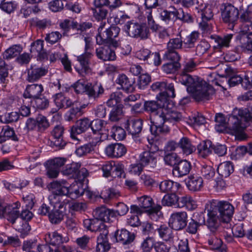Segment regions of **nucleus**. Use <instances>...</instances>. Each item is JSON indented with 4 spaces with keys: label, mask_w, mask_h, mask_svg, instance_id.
<instances>
[{
    "label": "nucleus",
    "mask_w": 252,
    "mask_h": 252,
    "mask_svg": "<svg viewBox=\"0 0 252 252\" xmlns=\"http://www.w3.org/2000/svg\"><path fill=\"white\" fill-rule=\"evenodd\" d=\"M206 211L208 216L206 225L212 234L216 235L220 229V222H228L233 215L234 208L227 201H220L214 205L210 203L206 204Z\"/></svg>",
    "instance_id": "f257e3e1"
},
{
    "label": "nucleus",
    "mask_w": 252,
    "mask_h": 252,
    "mask_svg": "<svg viewBox=\"0 0 252 252\" xmlns=\"http://www.w3.org/2000/svg\"><path fill=\"white\" fill-rule=\"evenodd\" d=\"M181 118L180 112L164 107L163 109L159 110L158 115L154 117V125L150 126L151 133L155 136L168 133L170 131L168 124L177 122Z\"/></svg>",
    "instance_id": "f03ea898"
},
{
    "label": "nucleus",
    "mask_w": 252,
    "mask_h": 252,
    "mask_svg": "<svg viewBox=\"0 0 252 252\" xmlns=\"http://www.w3.org/2000/svg\"><path fill=\"white\" fill-rule=\"evenodd\" d=\"M184 85L187 86L188 93L197 101L209 100L215 93L211 85L198 77Z\"/></svg>",
    "instance_id": "7ed1b4c3"
},
{
    "label": "nucleus",
    "mask_w": 252,
    "mask_h": 252,
    "mask_svg": "<svg viewBox=\"0 0 252 252\" xmlns=\"http://www.w3.org/2000/svg\"><path fill=\"white\" fill-rule=\"evenodd\" d=\"M250 122H252V107L250 111L235 108L229 119V124L237 133H242Z\"/></svg>",
    "instance_id": "20e7f679"
},
{
    "label": "nucleus",
    "mask_w": 252,
    "mask_h": 252,
    "mask_svg": "<svg viewBox=\"0 0 252 252\" xmlns=\"http://www.w3.org/2000/svg\"><path fill=\"white\" fill-rule=\"evenodd\" d=\"M91 124L92 133L86 138L93 146H96L98 143L108 138L109 128L107 122L100 119L94 120Z\"/></svg>",
    "instance_id": "39448f33"
},
{
    "label": "nucleus",
    "mask_w": 252,
    "mask_h": 252,
    "mask_svg": "<svg viewBox=\"0 0 252 252\" xmlns=\"http://www.w3.org/2000/svg\"><path fill=\"white\" fill-rule=\"evenodd\" d=\"M49 204L53 206V210L49 213V220L52 224H59L63 219L66 210V203L61 201L59 197L54 195L48 196Z\"/></svg>",
    "instance_id": "423d86ee"
},
{
    "label": "nucleus",
    "mask_w": 252,
    "mask_h": 252,
    "mask_svg": "<svg viewBox=\"0 0 252 252\" xmlns=\"http://www.w3.org/2000/svg\"><path fill=\"white\" fill-rule=\"evenodd\" d=\"M85 52L84 54L77 57V61L79 64H76L75 68L76 71L81 76H84L91 72V69L89 66V60L92 56L90 51L91 48V41L89 37H85Z\"/></svg>",
    "instance_id": "0eeeda50"
},
{
    "label": "nucleus",
    "mask_w": 252,
    "mask_h": 252,
    "mask_svg": "<svg viewBox=\"0 0 252 252\" xmlns=\"http://www.w3.org/2000/svg\"><path fill=\"white\" fill-rule=\"evenodd\" d=\"M45 239L49 244L39 245L37 250L39 252H58L59 246L63 243V237L57 231L48 233Z\"/></svg>",
    "instance_id": "6e6552de"
},
{
    "label": "nucleus",
    "mask_w": 252,
    "mask_h": 252,
    "mask_svg": "<svg viewBox=\"0 0 252 252\" xmlns=\"http://www.w3.org/2000/svg\"><path fill=\"white\" fill-rule=\"evenodd\" d=\"M171 10H163L160 13V17L162 21L167 24H171L177 19L180 20L185 22L192 21V18L190 14L184 12L182 9H177L174 7H171Z\"/></svg>",
    "instance_id": "1a4fd4ad"
},
{
    "label": "nucleus",
    "mask_w": 252,
    "mask_h": 252,
    "mask_svg": "<svg viewBox=\"0 0 252 252\" xmlns=\"http://www.w3.org/2000/svg\"><path fill=\"white\" fill-rule=\"evenodd\" d=\"M124 30L129 36L134 38L146 39L149 34V28L144 23L128 21L124 26Z\"/></svg>",
    "instance_id": "9d476101"
},
{
    "label": "nucleus",
    "mask_w": 252,
    "mask_h": 252,
    "mask_svg": "<svg viewBox=\"0 0 252 252\" xmlns=\"http://www.w3.org/2000/svg\"><path fill=\"white\" fill-rule=\"evenodd\" d=\"M120 29L117 26H110L103 31L101 36H96V42L99 44L107 43L114 47H117L120 45L119 40L115 38L118 36Z\"/></svg>",
    "instance_id": "9b49d317"
},
{
    "label": "nucleus",
    "mask_w": 252,
    "mask_h": 252,
    "mask_svg": "<svg viewBox=\"0 0 252 252\" xmlns=\"http://www.w3.org/2000/svg\"><path fill=\"white\" fill-rule=\"evenodd\" d=\"M221 9V18L223 21L228 24L229 28L232 30L239 18L238 9L230 3L223 4Z\"/></svg>",
    "instance_id": "f8f14e48"
},
{
    "label": "nucleus",
    "mask_w": 252,
    "mask_h": 252,
    "mask_svg": "<svg viewBox=\"0 0 252 252\" xmlns=\"http://www.w3.org/2000/svg\"><path fill=\"white\" fill-rule=\"evenodd\" d=\"M158 150L157 146L151 144L149 151H144L139 155L141 164L144 166H148L149 170L154 169L157 162L156 152Z\"/></svg>",
    "instance_id": "ddd939ff"
},
{
    "label": "nucleus",
    "mask_w": 252,
    "mask_h": 252,
    "mask_svg": "<svg viewBox=\"0 0 252 252\" xmlns=\"http://www.w3.org/2000/svg\"><path fill=\"white\" fill-rule=\"evenodd\" d=\"M197 63L192 60L185 62L183 64L181 69L179 80L183 85L193 81L194 79H197V76H192L189 74L196 69Z\"/></svg>",
    "instance_id": "4468645a"
},
{
    "label": "nucleus",
    "mask_w": 252,
    "mask_h": 252,
    "mask_svg": "<svg viewBox=\"0 0 252 252\" xmlns=\"http://www.w3.org/2000/svg\"><path fill=\"white\" fill-rule=\"evenodd\" d=\"M139 205L143 209H148L146 211L148 212L150 217L152 220H157L158 219V213L161 208L160 205L153 206L154 202L153 199L149 196L143 195L138 198Z\"/></svg>",
    "instance_id": "2eb2a0df"
},
{
    "label": "nucleus",
    "mask_w": 252,
    "mask_h": 252,
    "mask_svg": "<svg viewBox=\"0 0 252 252\" xmlns=\"http://www.w3.org/2000/svg\"><path fill=\"white\" fill-rule=\"evenodd\" d=\"M199 12L201 17V21L199 23L200 28L203 31L209 30L213 20V7L210 5H205L203 8L200 9Z\"/></svg>",
    "instance_id": "dca6fc26"
},
{
    "label": "nucleus",
    "mask_w": 252,
    "mask_h": 252,
    "mask_svg": "<svg viewBox=\"0 0 252 252\" xmlns=\"http://www.w3.org/2000/svg\"><path fill=\"white\" fill-rule=\"evenodd\" d=\"M18 209V204H16V206H13L4 203H0V218H5L13 224L19 217Z\"/></svg>",
    "instance_id": "f3484780"
},
{
    "label": "nucleus",
    "mask_w": 252,
    "mask_h": 252,
    "mask_svg": "<svg viewBox=\"0 0 252 252\" xmlns=\"http://www.w3.org/2000/svg\"><path fill=\"white\" fill-rule=\"evenodd\" d=\"M187 218L188 215L185 212L174 213L170 216L169 224L172 229L181 230L187 225Z\"/></svg>",
    "instance_id": "a211bd4d"
},
{
    "label": "nucleus",
    "mask_w": 252,
    "mask_h": 252,
    "mask_svg": "<svg viewBox=\"0 0 252 252\" xmlns=\"http://www.w3.org/2000/svg\"><path fill=\"white\" fill-rule=\"evenodd\" d=\"M52 193L50 195H54L59 197L61 201H64L63 195H67L69 192V187L65 180L56 181L50 184Z\"/></svg>",
    "instance_id": "6ab92c4d"
},
{
    "label": "nucleus",
    "mask_w": 252,
    "mask_h": 252,
    "mask_svg": "<svg viewBox=\"0 0 252 252\" xmlns=\"http://www.w3.org/2000/svg\"><path fill=\"white\" fill-rule=\"evenodd\" d=\"M240 21L244 24L242 27V32H247L250 28H252V5H249L247 8L243 10L240 15Z\"/></svg>",
    "instance_id": "aec40b11"
},
{
    "label": "nucleus",
    "mask_w": 252,
    "mask_h": 252,
    "mask_svg": "<svg viewBox=\"0 0 252 252\" xmlns=\"http://www.w3.org/2000/svg\"><path fill=\"white\" fill-rule=\"evenodd\" d=\"M91 121L88 118H83L78 120L75 126H73L70 130V136L72 139H77L76 136L85 132L91 127Z\"/></svg>",
    "instance_id": "412c9836"
},
{
    "label": "nucleus",
    "mask_w": 252,
    "mask_h": 252,
    "mask_svg": "<svg viewBox=\"0 0 252 252\" xmlns=\"http://www.w3.org/2000/svg\"><path fill=\"white\" fill-rule=\"evenodd\" d=\"M143 126V121L140 119H128L125 124V128L133 136L138 137Z\"/></svg>",
    "instance_id": "4be33fe9"
},
{
    "label": "nucleus",
    "mask_w": 252,
    "mask_h": 252,
    "mask_svg": "<svg viewBox=\"0 0 252 252\" xmlns=\"http://www.w3.org/2000/svg\"><path fill=\"white\" fill-rule=\"evenodd\" d=\"M94 217L101 221L110 222L111 218L116 216V213L113 210L107 209L105 207L96 208L93 212Z\"/></svg>",
    "instance_id": "5701e85b"
},
{
    "label": "nucleus",
    "mask_w": 252,
    "mask_h": 252,
    "mask_svg": "<svg viewBox=\"0 0 252 252\" xmlns=\"http://www.w3.org/2000/svg\"><path fill=\"white\" fill-rule=\"evenodd\" d=\"M27 80L29 82H34L44 76L48 72L45 67H40L35 64L32 65L28 69Z\"/></svg>",
    "instance_id": "b1692460"
},
{
    "label": "nucleus",
    "mask_w": 252,
    "mask_h": 252,
    "mask_svg": "<svg viewBox=\"0 0 252 252\" xmlns=\"http://www.w3.org/2000/svg\"><path fill=\"white\" fill-rule=\"evenodd\" d=\"M126 151L124 145L120 143L109 145L105 150L106 155L111 158L121 157L126 154Z\"/></svg>",
    "instance_id": "393cba45"
},
{
    "label": "nucleus",
    "mask_w": 252,
    "mask_h": 252,
    "mask_svg": "<svg viewBox=\"0 0 252 252\" xmlns=\"http://www.w3.org/2000/svg\"><path fill=\"white\" fill-rule=\"evenodd\" d=\"M159 102L160 103L154 100H151L145 101L144 103L145 110L151 113V120L153 125H154V117L158 115L159 110L163 109L165 107V103Z\"/></svg>",
    "instance_id": "a878e982"
},
{
    "label": "nucleus",
    "mask_w": 252,
    "mask_h": 252,
    "mask_svg": "<svg viewBox=\"0 0 252 252\" xmlns=\"http://www.w3.org/2000/svg\"><path fill=\"white\" fill-rule=\"evenodd\" d=\"M116 83L121 86V88L127 93H132L135 90V80L133 78H129L125 74L119 75Z\"/></svg>",
    "instance_id": "bb28decb"
},
{
    "label": "nucleus",
    "mask_w": 252,
    "mask_h": 252,
    "mask_svg": "<svg viewBox=\"0 0 252 252\" xmlns=\"http://www.w3.org/2000/svg\"><path fill=\"white\" fill-rule=\"evenodd\" d=\"M191 168L189 162L187 160H182L179 161L174 167L173 175L177 177H182L188 175Z\"/></svg>",
    "instance_id": "cd10ccee"
},
{
    "label": "nucleus",
    "mask_w": 252,
    "mask_h": 252,
    "mask_svg": "<svg viewBox=\"0 0 252 252\" xmlns=\"http://www.w3.org/2000/svg\"><path fill=\"white\" fill-rule=\"evenodd\" d=\"M43 91V88L41 84H33L28 85L23 94L25 98H32L33 99L40 96Z\"/></svg>",
    "instance_id": "c85d7f7f"
},
{
    "label": "nucleus",
    "mask_w": 252,
    "mask_h": 252,
    "mask_svg": "<svg viewBox=\"0 0 252 252\" xmlns=\"http://www.w3.org/2000/svg\"><path fill=\"white\" fill-rule=\"evenodd\" d=\"M63 133L64 128L61 125L55 126L52 132V134L54 137L53 144L59 149L63 148L66 145L65 142L63 140Z\"/></svg>",
    "instance_id": "c756f323"
},
{
    "label": "nucleus",
    "mask_w": 252,
    "mask_h": 252,
    "mask_svg": "<svg viewBox=\"0 0 252 252\" xmlns=\"http://www.w3.org/2000/svg\"><path fill=\"white\" fill-rule=\"evenodd\" d=\"M97 57L104 61H114L116 59L115 53L108 46H104L96 50Z\"/></svg>",
    "instance_id": "7c9ffc66"
},
{
    "label": "nucleus",
    "mask_w": 252,
    "mask_h": 252,
    "mask_svg": "<svg viewBox=\"0 0 252 252\" xmlns=\"http://www.w3.org/2000/svg\"><path fill=\"white\" fill-rule=\"evenodd\" d=\"M115 237L117 242H120L123 245H127L133 241L135 235L126 229H123L117 231Z\"/></svg>",
    "instance_id": "2f4dec72"
},
{
    "label": "nucleus",
    "mask_w": 252,
    "mask_h": 252,
    "mask_svg": "<svg viewBox=\"0 0 252 252\" xmlns=\"http://www.w3.org/2000/svg\"><path fill=\"white\" fill-rule=\"evenodd\" d=\"M54 101L57 107L67 108L74 105V103L69 97L65 96L62 93H58L53 96Z\"/></svg>",
    "instance_id": "473e14b6"
},
{
    "label": "nucleus",
    "mask_w": 252,
    "mask_h": 252,
    "mask_svg": "<svg viewBox=\"0 0 252 252\" xmlns=\"http://www.w3.org/2000/svg\"><path fill=\"white\" fill-rule=\"evenodd\" d=\"M104 90L100 84H95L93 85L88 83L86 94L89 98L95 100L99 97L100 95L103 93Z\"/></svg>",
    "instance_id": "72a5a7b5"
},
{
    "label": "nucleus",
    "mask_w": 252,
    "mask_h": 252,
    "mask_svg": "<svg viewBox=\"0 0 252 252\" xmlns=\"http://www.w3.org/2000/svg\"><path fill=\"white\" fill-rule=\"evenodd\" d=\"M202 178L198 176H189L187 183V186L189 190L192 191L200 190L203 187Z\"/></svg>",
    "instance_id": "f704fd0d"
},
{
    "label": "nucleus",
    "mask_w": 252,
    "mask_h": 252,
    "mask_svg": "<svg viewBox=\"0 0 252 252\" xmlns=\"http://www.w3.org/2000/svg\"><path fill=\"white\" fill-rule=\"evenodd\" d=\"M175 96V88L174 85L172 83L167 84L166 88L162 92L159 93L157 95L158 101L163 103H166L169 97L173 98Z\"/></svg>",
    "instance_id": "c9c22d12"
},
{
    "label": "nucleus",
    "mask_w": 252,
    "mask_h": 252,
    "mask_svg": "<svg viewBox=\"0 0 252 252\" xmlns=\"http://www.w3.org/2000/svg\"><path fill=\"white\" fill-rule=\"evenodd\" d=\"M220 231V230H219ZM219 232L216 234L214 235L215 237H213L208 240V244L210 246V248L213 250L217 251L219 252H226V247L225 245L223 244L222 241L221 239L218 238L217 235ZM210 235H213V234L210 231Z\"/></svg>",
    "instance_id": "e433bc0d"
},
{
    "label": "nucleus",
    "mask_w": 252,
    "mask_h": 252,
    "mask_svg": "<svg viewBox=\"0 0 252 252\" xmlns=\"http://www.w3.org/2000/svg\"><path fill=\"white\" fill-rule=\"evenodd\" d=\"M159 187L162 192H175L181 187V185L171 180H164L160 183Z\"/></svg>",
    "instance_id": "4c0bfd02"
},
{
    "label": "nucleus",
    "mask_w": 252,
    "mask_h": 252,
    "mask_svg": "<svg viewBox=\"0 0 252 252\" xmlns=\"http://www.w3.org/2000/svg\"><path fill=\"white\" fill-rule=\"evenodd\" d=\"M233 36V34H227L222 36H217L215 38L216 45H214V48L222 49L223 48L228 47Z\"/></svg>",
    "instance_id": "58836bf2"
},
{
    "label": "nucleus",
    "mask_w": 252,
    "mask_h": 252,
    "mask_svg": "<svg viewBox=\"0 0 252 252\" xmlns=\"http://www.w3.org/2000/svg\"><path fill=\"white\" fill-rule=\"evenodd\" d=\"M178 206L180 208L186 207L189 210L195 209L197 207L196 202L188 195L179 197Z\"/></svg>",
    "instance_id": "ea45409f"
},
{
    "label": "nucleus",
    "mask_w": 252,
    "mask_h": 252,
    "mask_svg": "<svg viewBox=\"0 0 252 252\" xmlns=\"http://www.w3.org/2000/svg\"><path fill=\"white\" fill-rule=\"evenodd\" d=\"M179 147L181 148L183 153L186 155H189L195 151V147L193 146L190 140L187 137L182 138L179 142Z\"/></svg>",
    "instance_id": "a19ab883"
},
{
    "label": "nucleus",
    "mask_w": 252,
    "mask_h": 252,
    "mask_svg": "<svg viewBox=\"0 0 252 252\" xmlns=\"http://www.w3.org/2000/svg\"><path fill=\"white\" fill-rule=\"evenodd\" d=\"M81 164L79 162H72L65 166V168L63 170V175L68 176L70 178L75 179L77 177L78 173L77 171L80 169Z\"/></svg>",
    "instance_id": "79ce46f5"
},
{
    "label": "nucleus",
    "mask_w": 252,
    "mask_h": 252,
    "mask_svg": "<svg viewBox=\"0 0 252 252\" xmlns=\"http://www.w3.org/2000/svg\"><path fill=\"white\" fill-rule=\"evenodd\" d=\"M233 172V166L230 161L221 163L218 167V172L222 177H228Z\"/></svg>",
    "instance_id": "37998d69"
},
{
    "label": "nucleus",
    "mask_w": 252,
    "mask_h": 252,
    "mask_svg": "<svg viewBox=\"0 0 252 252\" xmlns=\"http://www.w3.org/2000/svg\"><path fill=\"white\" fill-rule=\"evenodd\" d=\"M197 149L200 156L205 158L211 153L213 150L212 142L210 140H206L200 143Z\"/></svg>",
    "instance_id": "c03bdc74"
},
{
    "label": "nucleus",
    "mask_w": 252,
    "mask_h": 252,
    "mask_svg": "<svg viewBox=\"0 0 252 252\" xmlns=\"http://www.w3.org/2000/svg\"><path fill=\"white\" fill-rule=\"evenodd\" d=\"M172 228L170 226L161 225L157 229L159 236L165 241H168L173 237Z\"/></svg>",
    "instance_id": "a18cd8bd"
},
{
    "label": "nucleus",
    "mask_w": 252,
    "mask_h": 252,
    "mask_svg": "<svg viewBox=\"0 0 252 252\" xmlns=\"http://www.w3.org/2000/svg\"><path fill=\"white\" fill-rule=\"evenodd\" d=\"M31 104L33 107L36 108V109L43 110L48 107L49 102L45 97H40V96H38L37 97L32 99L31 101Z\"/></svg>",
    "instance_id": "49530a36"
},
{
    "label": "nucleus",
    "mask_w": 252,
    "mask_h": 252,
    "mask_svg": "<svg viewBox=\"0 0 252 252\" xmlns=\"http://www.w3.org/2000/svg\"><path fill=\"white\" fill-rule=\"evenodd\" d=\"M179 197L175 193H168L164 196L161 203L163 206H172L178 204Z\"/></svg>",
    "instance_id": "de8ad7c7"
},
{
    "label": "nucleus",
    "mask_w": 252,
    "mask_h": 252,
    "mask_svg": "<svg viewBox=\"0 0 252 252\" xmlns=\"http://www.w3.org/2000/svg\"><path fill=\"white\" fill-rule=\"evenodd\" d=\"M68 187L69 192L67 196L72 198H77L84 193V189L82 188H80L77 184H72Z\"/></svg>",
    "instance_id": "09e8293b"
},
{
    "label": "nucleus",
    "mask_w": 252,
    "mask_h": 252,
    "mask_svg": "<svg viewBox=\"0 0 252 252\" xmlns=\"http://www.w3.org/2000/svg\"><path fill=\"white\" fill-rule=\"evenodd\" d=\"M22 48L21 46L14 45L7 49L3 53V58L6 59L14 58L20 54Z\"/></svg>",
    "instance_id": "8fccbe9b"
},
{
    "label": "nucleus",
    "mask_w": 252,
    "mask_h": 252,
    "mask_svg": "<svg viewBox=\"0 0 252 252\" xmlns=\"http://www.w3.org/2000/svg\"><path fill=\"white\" fill-rule=\"evenodd\" d=\"M112 137L116 141L123 140L126 136L124 129L119 126H114L111 129Z\"/></svg>",
    "instance_id": "3c124183"
},
{
    "label": "nucleus",
    "mask_w": 252,
    "mask_h": 252,
    "mask_svg": "<svg viewBox=\"0 0 252 252\" xmlns=\"http://www.w3.org/2000/svg\"><path fill=\"white\" fill-rule=\"evenodd\" d=\"M198 36L199 33L197 32H193L184 39L183 43H184L185 46L187 48H192L194 47V43L197 40Z\"/></svg>",
    "instance_id": "603ef678"
},
{
    "label": "nucleus",
    "mask_w": 252,
    "mask_h": 252,
    "mask_svg": "<svg viewBox=\"0 0 252 252\" xmlns=\"http://www.w3.org/2000/svg\"><path fill=\"white\" fill-rule=\"evenodd\" d=\"M17 4L12 1L0 0V8L7 13L13 12L16 9Z\"/></svg>",
    "instance_id": "864d4df0"
},
{
    "label": "nucleus",
    "mask_w": 252,
    "mask_h": 252,
    "mask_svg": "<svg viewBox=\"0 0 252 252\" xmlns=\"http://www.w3.org/2000/svg\"><path fill=\"white\" fill-rule=\"evenodd\" d=\"M122 95L121 93H113L111 94L106 102L107 106L113 107V108L117 106H121L120 105H118V104L121 102Z\"/></svg>",
    "instance_id": "5fc2aeb1"
},
{
    "label": "nucleus",
    "mask_w": 252,
    "mask_h": 252,
    "mask_svg": "<svg viewBox=\"0 0 252 252\" xmlns=\"http://www.w3.org/2000/svg\"><path fill=\"white\" fill-rule=\"evenodd\" d=\"M205 222V221L204 218H203L202 222H200L199 220L198 221H196L193 219H191V221L189 223L187 226L186 231L190 234H195L197 233L199 226Z\"/></svg>",
    "instance_id": "6e6d98bb"
},
{
    "label": "nucleus",
    "mask_w": 252,
    "mask_h": 252,
    "mask_svg": "<svg viewBox=\"0 0 252 252\" xmlns=\"http://www.w3.org/2000/svg\"><path fill=\"white\" fill-rule=\"evenodd\" d=\"M93 16L97 20H101L106 18L108 14V10L106 7H95L92 9Z\"/></svg>",
    "instance_id": "4d7b16f0"
},
{
    "label": "nucleus",
    "mask_w": 252,
    "mask_h": 252,
    "mask_svg": "<svg viewBox=\"0 0 252 252\" xmlns=\"http://www.w3.org/2000/svg\"><path fill=\"white\" fill-rule=\"evenodd\" d=\"M1 130L5 142L10 138L12 140L16 141L18 140L17 136L15 134L14 130L12 128H11L8 126H5L3 127Z\"/></svg>",
    "instance_id": "13d9d810"
},
{
    "label": "nucleus",
    "mask_w": 252,
    "mask_h": 252,
    "mask_svg": "<svg viewBox=\"0 0 252 252\" xmlns=\"http://www.w3.org/2000/svg\"><path fill=\"white\" fill-rule=\"evenodd\" d=\"M31 52L40 56L43 53V41L38 39L31 45Z\"/></svg>",
    "instance_id": "bf43d9fd"
},
{
    "label": "nucleus",
    "mask_w": 252,
    "mask_h": 252,
    "mask_svg": "<svg viewBox=\"0 0 252 252\" xmlns=\"http://www.w3.org/2000/svg\"><path fill=\"white\" fill-rule=\"evenodd\" d=\"M183 43V40L180 36L171 38L167 44V49L176 50L181 49Z\"/></svg>",
    "instance_id": "052dcab7"
},
{
    "label": "nucleus",
    "mask_w": 252,
    "mask_h": 252,
    "mask_svg": "<svg viewBox=\"0 0 252 252\" xmlns=\"http://www.w3.org/2000/svg\"><path fill=\"white\" fill-rule=\"evenodd\" d=\"M106 225L103 222L95 218L92 219V223L90 231L93 232H98L100 233L103 230H107Z\"/></svg>",
    "instance_id": "680f3d73"
},
{
    "label": "nucleus",
    "mask_w": 252,
    "mask_h": 252,
    "mask_svg": "<svg viewBox=\"0 0 252 252\" xmlns=\"http://www.w3.org/2000/svg\"><path fill=\"white\" fill-rule=\"evenodd\" d=\"M123 111L121 106L113 108L109 114V120L112 122H117L122 117Z\"/></svg>",
    "instance_id": "e2e57ef3"
},
{
    "label": "nucleus",
    "mask_w": 252,
    "mask_h": 252,
    "mask_svg": "<svg viewBox=\"0 0 252 252\" xmlns=\"http://www.w3.org/2000/svg\"><path fill=\"white\" fill-rule=\"evenodd\" d=\"M200 171L202 176L208 180L212 178L215 174V169L210 165H202Z\"/></svg>",
    "instance_id": "0e129e2a"
},
{
    "label": "nucleus",
    "mask_w": 252,
    "mask_h": 252,
    "mask_svg": "<svg viewBox=\"0 0 252 252\" xmlns=\"http://www.w3.org/2000/svg\"><path fill=\"white\" fill-rule=\"evenodd\" d=\"M93 146L90 142L89 144L80 146L76 149L75 154L79 157L86 156L90 153L93 149Z\"/></svg>",
    "instance_id": "69168bd1"
},
{
    "label": "nucleus",
    "mask_w": 252,
    "mask_h": 252,
    "mask_svg": "<svg viewBox=\"0 0 252 252\" xmlns=\"http://www.w3.org/2000/svg\"><path fill=\"white\" fill-rule=\"evenodd\" d=\"M88 84V83L83 80H79L72 85V87L77 94L86 93Z\"/></svg>",
    "instance_id": "338daca9"
},
{
    "label": "nucleus",
    "mask_w": 252,
    "mask_h": 252,
    "mask_svg": "<svg viewBox=\"0 0 252 252\" xmlns=\"http://www.w3.org/2000/svg\"><path fill=\"white\" fill-rule=\"evenodd\" d=\"M20 103L21 104V106L19 109L20 114L22 116H28L31 113L30 108V103H31V101H30L28 99L25 98V99L22 100V102L20 101Z\"/></svg>",
    "instance_id": "774afa93"
}]
</instances>
